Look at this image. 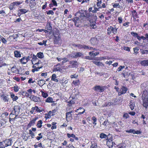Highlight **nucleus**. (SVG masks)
Segmentation results:
<instances>
[{"mask_svg":"<svg viewBox=\"0 0 148 148\" xmlns=\"http://www.w3.org/2000/svg\"><path fill=\"white\" fill-rule=\"evenodd\" d=\"M38 118L37 117H34L33 119L30 121L29 123L27 125V127L28 128L34 125L35 123L36 120L38 119Z\"/></svg>","mask_w":148,"mask_h":148,"instance_id":"11","label":"nucleus"},{"mask_svg":"<svg viewBox=\"0 0 148 148\" xmlns=\"http://www.w3.org/2000/svg\"><path fill=\"white\" fill-rule=\"evenodd\" d=\"M72 99L70 100L69 101H67V105L69 107H71L73 104H74L75 103V102L74 100V98H72Z\"/></svg>","mask_w":148,"mask_h":148,"instance_id":"25","label":"nucleus"},{"mask_svg":"<svg viewBox=\"0 0 148 148\" xmlns=\"http://www.w3.org/2000/svg\"><path fill=\"white\" fill-rule=\"evenodd\" d=\"M99 137L101 138H108L107 136L103 133H101L99 135Z\"/></svg>","mask_w":148,"mask_h":148,"instance_id":"38","label":"nucleus"},{"mask_svg":"<svg viewBox=\"0 0 148 148\" xmlns=\"http://www.w3.org/2000/svg\"><path fill=\"white\" fill-rule=\"evenodd\" d=\"M112 29V27L110 26L108 27L107 29V33L108 34H111Z\"/></svg>","mask_w":148,"mask_h":148,"instance_id":"50","label":"nucleus"},{"mask_svg":"<svg viewBox=\"0 0 148 148\" xmlns=\"http://www.w3.org/2000/svg\"><path fill=\"white\" fill-rule=\"evenodd\" d=\"M29 134L30 135L31 138H34L35 136L34 133L31 130H29Z\"/></svg>","mask_w":148,"mask_h":148,"instance_id":"52","label":"nucleus"},{"mask_svg":"<svg viewBox=\"0 0 148 148\" xmlns=\"http://www.w3.org/2000/svg\"><path fill=\"white\" fill-rule=\"evenodd\" d=\"M19 61L20 62L23 64H25L28 62L26 58V56L23 57Z\"/></svg>","mask_w":148,"mask_h":148,"instance_id":"24","label":"nucleus"},{"mask_svg":"<svg viewBox=\"0 0 148 148\" xmlns=\"http://www.w3.org/2000/svg\"><path fill=\"white\" fill-rule=\"evenodd\" d=\"M112 103L111 102H106L105 103L104 105L103 106V107H109L111 105H112Z\"/></svg>","mask_w":148,"mask_h":148,"instance_id":"54","label":"nucleus"},{"mask_svg":"<svg viewBox=\"0 0 148 148\" xmlns=\"http://www.w3.org/2000/svg\"><path fill=\"white\" fill-rule=\"evenodd\" d=\"M89 21L90 22V25L91 28L95 29L96 28L97 26L95 21H93L92 19H89Z\"/></svg>","mask_w":148,"mask_h":148,"instance_id":"14","label":"nucleus"},{"mask_svg":"<svg viewBox=\"0 0 148 148\" xmlns=\"http://www.w3.org/2000/svg\"><path fill=\"white\" fill-rule=\"evenodd\" d=\"M140 64L143 66H148V60H145L141 61Z\"/></svg>","mask_w":148,"mask_h":148,"instance_id":"28","label":"nucleus"},{"mask_svg":"<svg viewBox=\"0 0 148 148\" xmlns=\"http://www.w3.org/2000/svg\"><path fill=\"white\" fill-rule=\"evenodd\" d=\"M140 88L141 91L148 90L146 84L145 83H143L141 84Z\"/></svg>","mask_w":148,"mask_h":148,"instance_id":"19","label":"nucleus"},{"mask_svg":"<svg viewBox=\"0 0 148 148\" xmlns=\"http://www.w3.org/2000/svg\"><path fill=\"white\" fill-rule=\"evenodd\" d=\"M44 110L43 108L40 109L38 106H35L34 107H33L31 108L30 112L31 114H33L34 113V112H36V113H40Z\"/></svg>","mask_w":148,"mask_h":148,"instance_id":"3","label":"nucleus"},{"mask_svg":"<svg viewBox=\"0 0 148 148\" xmlns=\"http://www.w3.org/2000/svg\"><path fill=\"white\" fill-rule=\"evenodd\" d=\"M117 29H118V28H114L112 27V33L114 34H116L117 33Z\"/></svg>","mask_w":148,"mask_h":148,"instance_id":"63","label":"nucleus"},{"mask_svg":"<svg viewBox=\"0 0 148 148\" xmlns=\"http://www.w3.org/2000/svg\"><path fill=\"white\" fill-rule=\"evenodd\" d=\"M97 143L94 141L91 143V145L90 148H97Z\"/></svg>","mask_w":148,"mask_h":148,"instance_id":"36","label":"nucleus"},{"mask_svg":"<svg viewBox=\"0 0 148 148\" xmlns=\"http://www.w3.org/2000/svg\"><path fill=\"white\" fill-rule=\"evenodd\" d=\"M47 14L48 15L51 14L53 15L54 14V12L53 10H50L47 12Z\"/></svg>","mask_w":148,"mask_h":148,"instance_id":"64","label":"nucleus"},{"mask_svg":"<svg viewBox=\"0 0 148 148\" xmlns=\"http://www.w3.org/2000/svg\"><path fill=\"white\" fill-rule=\"evenodd\" d=\"M22 3V1H16L14 2L11 3V5L13 6H18Z\"/></svg>","mask_w":148,"mask_h":148,"instance_id":"42","label":"nucleus"},{"mask_svg":"<svg viewBox=\"0 0 148 148\" xmlns=\"http://www.w3.org/2000/svg\"><path fill=\"white\" fill-rule=\"evenodd\" d=\"M135 130L133 129H130L129 130H127L125 131L126 132L128 133H132L134 134Z\"/></svg>","mask_w":148,"mask_h":148,"instance_id":"55","label":"nucleus"},{"mask_svg":"<svg viewBox=\"0 0 148 148\" xmlns=\"http://www.w3.org/2000/svg\"><path fill=\"white\" fill-rule=\"evenodd\" d=\"M130 117L128 114L127 113H124L123 116V119H127V118H129Z\"/></svg>","mask_w":148,"mask_h":148,"instance_id":"58","label":"nucleus"},{"mask_svg":"<svg viewBox=\"0 0 148 148\" xmlns=\"http://www.w3.org/2000/svg\"><path fill=\"white\" fill-rule=\"evenodd\" d=\"M36 56L39 58L40 59H42L44 57V55L43 53L41 52L38 53Z\"/></svg>","mask_w":148,"mask_h":148,"instance_id":"45","label":"nucleus"},{"mask_svg":"<svg viewBox=\"0 0 148 148\" xmlns=\"http://www.w3.org/2000/svg\"><path fill=\"white\" fill-rule=\"evenodd\" d=\"M13 88L14 91L16 92H18L20 89V88L16 85L13 86Z\"/></svg>","mask_w":148,"mask_h":148,"instance_id":"43","label":"nucleus"},{"mask_svg":"<svg viewBox=\"0 0 148 148\" xmlns=\"http://www.w3.org/2000/svg\"><path fill=\"white\" fill-rule=\"evenodd\" d=\"M127 90V88L124 86H122L120 88L118 93V95L121 96L123 94L125 93Z\"/></svg>","mask_w":148,"mask_h":148,"instance_id":"6","label":"nucleus"},{"mask_svg":"<svg viewBox=\"0 0 148 148\" xmlns=\"http://www.w3.org/2000/svg\"><path fill=\"white\" fill-rule=\"evenodd\" d=\"M14 56L15 57L18 58L21 57V54L20 52L17 51H14Z\"/></svg>","mask_w":148,"mask_h":148,"instance_id":"33","label":"nucleus"},{"mask_svg":"<svg viewBox=\"0 0 148 148\" xmlns=\"http://www.w3.org/2000/svg\"><path fill=\"white\" fill-rule=\"evenodd\" d=\"M52 112L51 111H49L47 113H46L45 114V118L46 120H47L49 119L51 116H52Z\"/></svg>","mask_w":148,"mask_h":148,"instance_id":"27","label":"nucleus"},{"mask_svg":"<svg viewBox=\"0 0 148 148\" xmlns=\"http://www.w3.org/2000/svg\"><path fill=\"white\" fill-rule=\"evenodd\" d=\"M129 106L131 110H133L135 106V103L133 101L131 100Z\"/></svg>","mask_w":148,"mask_h":148,"instance_id":"22","label":"nucleus"},{"mask_svg":"<svg viewBox=\"0 0 148 148\" xmlns=\"http://www.w3.org/2000/svg\"><path fill=\"white\" fill-rule=\"evenodd\" d=\"M20 109L21 107L19 106H15L13 107L11 112H12V113H14L16 114L17 115H18L20 113Z\"/></svg>","mask_w":148,"mask_h":148,"instance_id":"4","label":"nucleus"},{"mask_svg":"<svg viewBox=\"0 0 148 148\" xmlns=\"http://www.w3.org/2000/svg\"><path fill=\"white\" fill-rule=\"evenodd\" d=\"M36 0H26L25 1L26 3H29L32 5H34L36 4Z\"/></svg>","mask_w":148,"mask_h":148,"instance_id":"32","label":"nucleus"},{"mask_svg":"<svg viewBox=\"0 0 148 148\" xmlns=\"http://www.w3.org/2000/svg\"><path fill=\"white\" fill-rule=\"evenodd\" d=\"M29 137V136L28 134H25V136H23V138L25 141H26L28 139Z\"/></svg>","mask_w":148,"mask_h":148,"instance_id":"61","label":"nucleus"},{"mask_svg":"<svg viewBox=\"0 0 148 148\" xmlns=\"http://www.w3.org/2000/svg\"><path fill=\"white\" fill-rule=\"evenodd\" d=\"M108 87L106 86H101L99 85L95 86L93 89L95 91H99L100 92H103Z\"/></svg>","mask_w":148,"mask_h":148,"instance_id":"2","label":"nucleus"},{"mask_svg":"<svg viewBox=\"0 0 148 148\" xmlns=\"http://www.w3.org/2000/svg\"><path fill=\"white\" fill-rule=\"evenodd\" d=\"M97 5L98 7L100 8H102L101 3L102 1L100 0H97Z\"/></svg>","mask_w":148,"mask_h":148,"instance_id":"47","label":"nucleus"},{"mask_svg":"<svg viewBox=\"0 0 148 148\" xmlns=\"http://www.w3.org/2000/svg\"><path fill=\"white\" fill-rule=\"evenodd\" d=\"M28 11V10L24 9H22L19 10V11L22 14H25Z\"/></svg>","mask_w":148,"mask_h":148,"instance_id":"49","label":"nucleus"},{"mask_svg":"<svg viewBox=\"0 0 148 148\" xmlns=\"http://www.w3.org/2000/svg\"><path fill=\"white\" fill-rule=\"evenodd\" d=\"M69 65L68 67L69 68H74L77 67L78 66V63L76 61H70L69 62Z\"/></svg>","mask_w":148,"mask_h":148,"instance_id":"8","label":"nucleus"},{"mask_svg":"<svg viewBox=\"0 0 148 148\" xmlns=\"http://www.w3.org/2000/svg\"><path fill=\"white\" fill-rule=\"evenodd\" d=\"M76 53V58L81 57L83 56V53L81 52H77Z\"/></svg>","mask_w":148,"mask_h":148,"instance_id":"53","label":"nucleus"},{"mask_svg":"<svg viewBox=\"0 0 148 148\" xmlns=\"http://www.w3.org/2000/svg\"><path fill=\"white\" fill-rule=\"evenodd\" d=\"M97 38H92L90 40L91 43L93 45H95L97 42Z\"/></svg>","mask_w":148,"mask_h":148,"instance_id":"29","label":"nucleus"},{"mask_svg":"<svg viewBox=\"0 0 148 148\" xmlns=\"http://www.w3.org/2000/svg\"><path fill=\"white\" fill-rule=\"evenodd\" d=\"M85 110L84 109H83V111L82 112H79L78 114H75V115H76V116H75V119H77L78 117V115L83 114L85 112Z\"/></svg>","mask_w":148,"mask_h":148,"instance_id":"39","label":"nucleus"},{"mask_svg":"<svg viewBox=\"0 0 148 148\" xmlns=\"http://www.w3.org/2000/svg\"><path fill=\"white\" fill-rule=\"evenodd\" d=\"M112 5L114 8H120V5L119 4V3H112Z\"/></svg>","mask_w":148,"mask_h":148,"instance_id":"48","label":"nucleus"},{"mask_svg":"<svg viewBox=\"0 0 148 148\" xmlns=\"http://www.w3.org/2000/svg\"><path fill=\"white\" fill-rule=\"evenodd\" d=\"M54 42L55 44H58L61 39L59 33H57L56 35H54L53 36Z\"/></svg>","mask_w":148,"mask_h":148,"instance_id":"5","label":"nucleus"},{"mask_svg":"<svg viewBox=\"0 0 148 148\" xmlns=\"http://www.w3.org/2000/svg\"><path fill=\"white\" fill-rule=\"evenodd\" d=\"M92 120L93 121V124L94 125V126H95L97 124V123H96L97 121V119L95 116H93L92 119Z\"/></svg>","mask_w":148,"mask_h":148,"instance_id":"51","label":"nucleus"},{"mask_svg":"<svg viewBox=\"0 0 148 148\" xmlns=\"http://www.w3.org/2000/svg\"><path fill=\"white\" fill-rule=\"evenodd\" d=\"M41 93L42 96L44 98H46L48 96V94L46 92H45L42 90H41L40 91Z\"/></svg>","mask_w":148,"mask_h":148,"instance_id":"35","label":"nucleus"},{"mask_svg":"<svg viewBox=\"0 0 148 148\" xmlns=\"http://www.w3.org/2000/svg\"><path fill=\"white\" fill-rule=\"evenodd\" d=\"M60 64H58L56 65H55L54 66V67L53 68V71H60L62 70V69L60 68Z\"/></svg>","mask_w":148,"mask_h":148,"instance_id":"18","label":"nucleus"},{"mask_svg":"<svg viewBox=\"0 0 148 148\" xmlns=\"http://www.w3.org/2000/svg\"><path fill=\"white\" fill-rule=\"evenodd\" d=\"M106 140H107L106 142V145L109 148H111L113 146V143L112 142V138H107Z\"/></svg>","mask_w":148,"mask_h":148,"instance_id":"10","label":"nucleus"},{"mask_svg":"<svg viewBox=\"0 0 148 148\" xmlns=\"http://www.w3.org/2000/svg\"><path fill=\"white\" fill-rule=\"evenodd\" d=\"M57 124L56 122H53L52 123V126L51 127V130H53L54 129H56V125Z\"/></svg>","mask_w":148,"mask_h":148,"instance_id":"57","label":"nucleus"},{"mask_svg":"<svg viewBox=\"0 0 148 148\" xmlns=\"http://www.w3.org/2000/svg\"><path fill=\"white\" fill-rule=\"evenodd\" d=\"M51 80L56 82H58V80L57 78L56 75H52L51 78Z\"/></svg>","mask_w":148,"mask_h":148,"instance_id":"31","label":"nucleus"},{"mask_svg":"<svg viewBox=\"0 0 148 148\" xmlns=\"http://www.w3.org/2000/svg\"><path fill=\"white\" fill-rule=\"evenodd\" d=\"M73 46L74 47H77L79 49H89V46L82 45L80 44H74Z\"/></svg>","mask_w":148,"mask_h":148,"instance_id":"15","label":"nucleus"},{"mask_svg":"<svg viewBox=\"0 0 148 148\" xmlns=\"http://www.w3.org/2000/svg\"><path fill=\"white\" fill-rule=\"evenodd\" d=\"M131 13L132 15V17L134 19H136V18L139 17L138 16V13L136 12L135 10H134L131 12Z\"/></svg>","mask_w":148,"mask_h":148,"instance_id":"17","label":"nucleus"},{"mask_svg":"<svg viewBox=\"0 0 148 148\" xmlns=\"http://www.w3.org/2000/svg\"><path fill=\"white\" fill-rule=\"evenodd\" d=\"M8 115V113L6 112H4L1 114V116L3 119H5Z\"/></svg>","mask_w":148,"mask_h":148,"instance_id":"40","label":"nucleus"},{"mask_svg":"<svg viewBox=\"0 0 148 148\" xmlns=\"http://www.w3.org/2000/svg\"><path fill=\"white\" fill-rule=\"evenodd\" d=\"M1 97L4 102H7L9 101L8 95H5L3 94L1 95Z\"/></svg>","mask_w":148,"mask_h":148,"instance_id":"16","label":"nucleus"},{"mask_svg":"<svg viewBox=\"0 0 148 148\" xmlns=\"http://www.w3.org/2000/svg\"><path fill=\"white\" fill-rule=\"evenodd\" d=\"M100 8H99V7H98V8H97L96 7H94V10H93L92 11V12L93 13H96L97 12V11H98L99 10V9Z\"/></svg>","mask_w":148,"mask_h":148,"instance_id":"60","label":"nucleus"},{"mask_svg":"<svg viewBox=\"0 0 148 148\" xmlns=\"http://www.w3.org/2000/svg\"><path fill=\"white\" fill-rule=\"evenodd\" d=\"M3 142L5 148L8 146H11V145L12 143V140L10 139L5 140Z\"/></svg>","mask_w":148,"mask_h":148,"instance_id":"9","label":"nucleus"},{"mask_svg":"<svg viewBox=\"0 0 148 148\" xmlns=\"http://www.w3.org/2000/svg\"><path fill=\"white\" fill-rule=\"evenodd\" d=\"M10 94L11 98L12 99L13 101H15L18 99V97L16 96H15L14 94L12 92H10Z\"/></svg>","mask_w":148,"mask_h":148,"instance_id":"26","label":"nucleus"},{"mask_svg":"<svg viewBox=\"0 0 148 148\" xmlns=\"http://www.w3.org/2000/svg\"><path fill=\"white\" fill-rule=\"evenodd\" d=\"M45 102L47 103H53L54 102V101L51 97H49L46 99Z\"/></svg>","mask_w":148,"mask_h":148,"instance_id":"34","label":"nucleus"},{"mask_svg":"<svg viewBox=\"0 0 148 148\" xmlns=\"http://www.w3.org/2000/svg\"><path fill=\"white\" fill-rule=\"evenodd\" d=\"M11 70L13 73H14L17 74L18 73V70L16 67H12L11 69Z\"/></svg>","mask_w":148,"mask_h":148,"instance_id":"41","label":"nucleus"},{"mask_svg":"<svg viewBox=\"0 0 148 148\" xmlns=\"http://www.w3.org/2000/svg\"><path fill=\"white\" fill-rule=\"evenodd\" d=\"M73 111L72 110L71 111L66 113V119L67 121L69 122L72 120V116L71 113H73Z\"/></svg>","mask_w":148,"mask_h":148,"instance_id":"7","label":"nucleus"},{"mask_svg":"<svg viewBox=\"0 0 148 148\" xmlns=\"http://www.w3.org/2000/svg\"><path fill=\"white\" fill-rule=\"evenodd\" d=\"M84 12L85 13V17L87 18L88 21H89V19H92V17H93V16H92L91 13H87L86 12Z\"/></svg>","mask_w":148,"mask_h":148,"instance_id":"21","label":"nucleus"},{"mask_svg":"<svg viewBox=\"0 0 148 148\" xmlns=\"http://www.w3.org/2000/svg\"><path fill=\"white\" fill-rule=\"evenodd\" d=\"M36 56L34 55H33L32 56V62L33 64H35L36 63H35V61H37V62L38 60H39L37 58Z\"/></svg>","mask_w":148,"mask_h":148,"instance_id":"23","label":"nucleus"},{"mask_svg":"<svg viewBox=\"0 0 148 148\" xmlns=\"http://www.w3.org/2000/svg\"><path fill=\"white\" fill-rule=\"evenodd\" d=\"M93 63L95 64L96 65L99 66H104L103 64L100 62H96L95 61H92Z\"/></svg>","mask_w":148,"mask_h":148,"instance_id":"30","label":"nucleus"},{"mask_svg":"<svg viewBox=\"0 0 148 148\" xmlns=\"http://www.w3.org/2000/svg\"><path fill=\"white\" fill-rule=\"evenodd\" d=\"M79 17H76L75 18L72 19V20L74 22L75 25H76V24L79 22Z\"/></svg>","mask_w":148,"mask_h":148,"instance_id":"46","label":"nucleus"},{"mask_svg":"<svg viewBox=\"0 0 148 148\" xmlns=\"http://www.w3.org/2000/svg\"><path fill=\"white\" fill-rule=\"evenodd\" d=\"M85 11H81L80 12V18L82 17H85V13L84 12Z\"/></svg>","mask_w":148,"mask_h":148,"instance_id":"62","label":"nucleus"},{"mask_svg":"<svg viewBox=\"0 0 148 148\" xmlns=\"http://www.w3.org/2000/svg\"><path fill=\"white\" fill-rule=\"evenodd\" d=\"M34 148H38V147H42V144L41 143H38L37 145L36 143L34 145Z\"/></svg>","mask_w":148,"mask_h":148,"instance_id":"59","label":"nucleus"},{"mask_svg":"<svg viewBox=\"0 0 148 148\" xmlns=\"http://www.w3.org/2000/svg\"><path fill=\"white\" fill-rule=\"evenodd\" d=\"M67 136L68 138H70L71 137L74 138L76 140H78V138L75 136V135L73 134H70L67 133Z\"/></svg>","mask_w":148,"mask_h":148,"instance_id":"20","label":"nucleus"},{"mask_svg":"<svg viewBox=\"0 0 148 148\" xmlns=\"http://www.w3.org/2000/svg\"><path fill=\"white\" fill-rule=\"evenodd\" d=\"M30 99L35 102H40L41 101L40 98L39 97L35 96L34 95L31 96L30 97Z\"/></svg>","mask_w":148,"mask_h":148,"instance_id":"13","label":"nucleus"},{"mask_svg":"<svg viewBox=\"0 0 148 148\" xmlns=\"http://www.w3.org/2000/svg\"><path fill=\"white\" fill-rule=\"evenodd\" d=\"M148 90L142 91L141 96L143 101L142 105L146 109L148 108Z\"/></svg>","mask_w":148,"mask_h":148,"instance_id":"1","label":"nucleus"},{"mask_svg":"<svg viewBox=\"0 0 148 148\" xmlns=\"http://www.w3.org/2000/svg\"><path fill=\"white\" fill-rule=\"evenodd\" d=\"M35 82V79H33L32 78H29L28 82L29 84H31L34 83Z\"/></svg>","mask_w":148,"mask_h":148,"instance_id":"56","label":"nucleus"},{"mask_svg":"<svg viewBox=\"0 0 148 148\" xmlns=\"http://www.w3.org/2000/svg\"><path fill=\"white\" fill-rule=\"evenodd\" d=\"M42 121L40 120L38 121L36 126L38 128H41L42 126Z\"/></svg>","mask_w":148,"mask_h":148,"instance_id":"37","label":"nucleus"},{"mask_svg":"<svg viewBox=\"0 0 148 148\" xmlns=\"http://www.w3.org/2000/svg\"><path fill=\"white\" fill-rule=\"evenodd\" d=\"M72 84L75 86H78L79 84V79L76 80L75 81H73L72 82Z\"/></svg>","mask_w":148,"mask_h":148,"instance_id":"44","label":"nucleus"},{"mask_svg":"<svg viewBox=\"0 0 148 148\" xmlns=\"http://www.w3.org/2000/svg\"><path fill=\"white\" fill-rule=\"evenodd\" d=\"M18 115H17L16 114L12 113L11 112L10 114L9 121L10 122L11 121H13L15 120L16 118V117L18 116Z\"/></svg>","mask_w":148,"mask_h":148,"instance_id":"12","label":"nucleus"}]
</instances>
